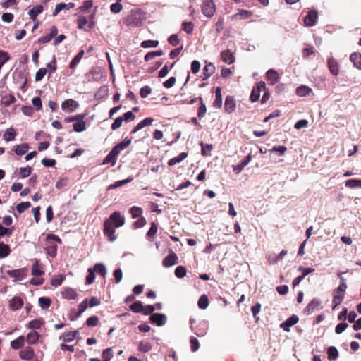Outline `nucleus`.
<instances>
[{
	"mask_svg": "<svg viewBox=\"0 0 361 361\" xmlns=\"http://www.w3.org/2000/svg\"><path fill=\"white\" fill-rule=\"evenodd\" d=\"M125 224V218L121 216L119 212H113L109 219L104 223V233L111 242L116 239L115 228H119Z\"/></svg>",
	"mask_w": 361,
	"mask_h": 361,
	"instance_id": "1",
	"label": "nucleus"
},
{
	"mask_svg": "<svg viewBox=\"0 0 361 361\" xmlns=\"http://www.w3.org/2000/svg\"><path fill=\"white\" fill-rule=\"evenodd\" d=\"M202 13L207 17H212L216 11L215 4L212 0H204L202 6Z\"/></svg>",
	"mask_w": 361,
	"mask_h": 361,
	"instance_id": "2",
	"label": "nucleus"
},
{
	"mask_svg": "<svg viewBox=\"0 0 361 361\" xmlns=\"http://www.w3.org/2000/svg\"><path fill=\"white\" fill-rule=\"evenodd\" d=\"M141 13L139 11H131L130 15L126 19V23L128 25L137 26L140 23L139 18Z\"/></svg>",
	"mask_w": 361,
	"mask_h": 361,
	"instance_id": "3",
	"label": "nucleus"
},
{
	"mask_svg": "<svg viewBox=\"0 0 361 361\" xmlns=\"http://www.w3.org/2000/svg\"><path fill=\"white\" fill-rule=\"evenodd\" d=\"M318 15L315 10L308 12L304 18V24L306 27H312L316 24Z\"/></svg>",
	"mask_w": 361,
	"mask_h": 361,
	"instance_id": "4",
	"label": "nucleus"
},
{
	"mask_svg": "<svg viewBox=\"0 0 361 361\" xmlns=\"http://www.w3.org/2000/svg\"><path fill=\"white\" fill-rule=\"evenodd\" d=\"M298 317L297 315L293 314L289 318H288L284 322L281 323L280 326L285 331L288 332L290 331V327L298 323Z\"/></svg>",
	"mask_w": 361,
	"mask_h": 361,
	"instance_id": "5",
	"label": "nucleus"
},
{
	"mask_svg": "<svg viewBox=\"0 0 361 361\" xmlns=\"http://www.w3.org/2000/svg\"><path fill=\"white\" fill-rule=\"evenodd\" d=\"M150 320L157 326H164L166 322V316L164 314L154 313L150 316Z\"/></svg>",
	"mask_w": 361,
	"mask_h": 361,
	"instance_id": "6",
	"label": "nucleus"
},
{
	"mask_svg": "<svg viewBox=\"0 0 361 361\" xmlns=\"http://www.w3.org/2000/svg\"><path fill=\"white\" fill-rule=\"evenodd\" d=\"M79 106V104L72 99H66L61 104V109L63 111H74Z\"/></svg>",
	"mask_w": 361,
	"mask_h": 361,
	"instance_id": "7",
	"label": "nucleus"
},
{
	"mask_svg": "<svg viewBox=\"0 0 361 361\" xmlns=\"http://www.w3.org/2000/svg\"><path fill=\"white\" fill-rule=\"evenodd\" d=\"M178 257L176 254L172 252L164 259L162 264L165 267H169L178 264Z\"/></svg>",
	"mask_w": 361,
	"mask_h": 361,
	"instance_id": "8",
	"label": "nucleus"
},
{
	"mask_svg": "<svg viewBox=\"0 0 361 361\" xmlns=\"http://www.w3.org/2000/svg\"><path fill=\"white\" fill-rule=\"evenodd\" d=\"M20 357L25 360H32L34 358V350L31 347H26L19 353Z\"/></svg>",
	"mask_w": 361,
	"mask_h": 361,
	"instance_id": "9",
	"label": "nucleus"
},
{
	"mask_svg": "<svg viewBox=\"0 0 361 361\" xmlns=\"http://www.w3.org/2000/svg\"><path fill=\"white\" fill-rule=\"evenodd\" d=\"M225 111L231 114L235 109V100L232 96H227L226 97L225 104H224Z\"/></svg>",
	"mask_w": 361,
	"mask_h": 361,
	"instance_id": "10",
	"label": "nucleus"
},
{
	"mask_svg": "<svg viewBox=\"0 0 361 361\" xmlns=\"http://www.w3.org/2000/svg\"><path fill=\"white\" fill-rule=\"evenodd\" d=\"M7 274L11 277L13 278L15 281H21L25 277V271L22 269L8 270Z\"/></svg>",
	"mask_w": 361,
	"mask_h": 361,
	"instance_id": "11",
	"label": "nucleus"
},
{
	"mask_svg": "<svg viewBox=\"0 0 361 361\" xmlns=\"http://www.w3.org/2000/svg\"><path fill=\"white\" fill-rule=\"evenodd\" d=\"M345 297V293L343 291H339L337 289H335L334 291V297H333V303L334 307L333 309H335L339 304L341 303L343 298Z\"/></svg>",
	"mask_w": 361,
	"mask_h": 361,
	"instance_id": "12",
	"label": "nucleus"
},
{
	"mask_svg": "<svg viewBox=\"0 0 361 361\" xmlns=\"http://www.w3.org/2000/svg\"><path fill=\"white\" fill-rule=\"evenodd\" d=\"M23 305V299L19 296H15L13 297L9 303L10 308L12 310H17L20 309Z\"/></svg>",
	"mask_w": 361,
	"mask_h": 361,
	"instance_id": "13",
	"label": "nucleus"
},
{
	"mask_svg": "<svg viewBox=\"0 0 361 361\" xmlns=\"http://www.w3.org/2000/svg\"><path fill=\"white\" fill-rule=\"evenodd\" d=\"M321 300L317 298H314L307 306L306 311L308 313H312L315 310H318L321 308Z\"/></svg>",
	"mask_w": 361,
	"mask_h": 361,
	"instance_id": "14",
	"label": "nucleus"
},
{
	"mask_svg": "<svg viewBox=\"0 0 361 361\" xmlns=\"http://www.w3.org/2000/svg\"><path fill=\"white\" fill-rule=\"evenodd\" d=\"M118 154L112 148L111 152L107 154V156L103 160L102 164H106L111 163L112 166L116 164L117 160V157Z\"/></svg>",
	"mask_w": 361,
	"mask_h": 361,
	"instance_id": "15",
	"label": "nucleus"
},
{
	"mask_svg": "<svg viewBox=\"0 0 361 361\" xmlns=\"http://www.w3.org/2000/svg\"><path fill=\"white\" fill-rule=\"evenodd\" d=\"M251 159V154H248L244 160L241 161V162L239 164L233 166V171L236 174L240 173L243 171V169L249 164Z\"/></svg>",
	"mask_w": 361,
	"mask_h": 361,
	"instance_id": "16",
	"label": "nucleus"
},
{
	"mask_svg": "<svg viewBox=\"0 0 361 361\" xmlns=\"http://www.w3.org/2000/svg\"><path fill=\"white\" fill-rule=\"evenodd\" d=\"M154 121L152 118H146L140 121L131 131V134H134L144 127L151 125Z\"/></svg>",
	"mask_w": 361,
	"mask_h": 361,
	"instance_id": "17",
	"label": "nucleus"
},
{
	"mask_svg": "<svg viewBox=\"0 0 361 361\" xmlns=\"http://www.w3.org/2000/svg\"><path fill=\"white\" fill-rule=\"evenodd\" d=\"M63 297L68 300H74L77 298V292L71 288H64L61 292Z\"/></svg>",
	"mask_w": 361,
	"mask_h": 361,
	"instance_id": "18",
	"label": "nucleus"
},
{
	"mask_svg": "<svg viewBox=\"0 0 361 361\" xmlns=\"http://www.w3.org/2000/svg\"><path fill=\"white\" fill-rule=\"evenodd\" d=\"M75 6V4L73 2H70L68 4L60 3L56 6L54 11L53 13V16H56L63 9L69 10Z\"/></svg>",
	"mask_w": 361,
	"mask_h": 361,
	"instance_id": "19",
	"label": "nucleus"
},
{
	"mask_svg": "<svg viewBox=\"0 0 361 361\" xmlns=\"http://www.w3.org/2000/svg\"><path fill=\"white\" fill-rule=\"evenodd\" d=\"M328 66L329 71L334 75H337L339 73L338 64L332 57L328 59Z\"/></svg>",
	"mask_w": 361,
	"mask_h": 361,
	"instance_id": "20",
	"label": "nucleus"
},
{
	"mask_svg": "<svg viewBox=\"0 0 361 361\" xmlns=\"http://www.w3.org/2000/svg\"><path fill=\"white\" fill-rule=\"evenodd\" d=\"M131 143V139L126 137L122 142L115 145L113 149L119 154V153L127 148Z\"/></svg>",
	"mask_w": 361,
	"mask_h": 361,
	"instance_id": "21",
	"label": "nucleus"
},
{
	"mask_svg": "<svg viewBox=\"0 0 361 361\" xmlns=\"http://www.w3.org/2000/svg\"><path fill=\"white\" fill-rule=\"evenodd\" d=\"M215 66L209 63L205 65L203 68V80H206L209 78L214 72Z\"/></svg>",
	"mask_w": 361,
	"mask_h": 361,
	"instance_id": "22",
	"label": "nucleus"
},
{
	"mask_svg": "<svg viewBox=\"0 0 361 361\" xmlns=\"http://www.w3.org/2000/svg\"><path fill=\"white\" fill-rule=\"evenodd\" d=\"M267 79L270 81L271 85L276 84L279 81L277 72L274 69H269L266 73Z\"/></svg>",
	"mask_w": 361,
	"mask_h": 361,
	"instance_id": "23",
	"label": "nucleus"
},
{
	"mask_svg": "<svg viewBox=\"0 0 361 361\" xmlns=\"http://www.w3.org/2000/svg\"><path fill=\"white\" fill-rule=\"evenodd\" d=\"M43 6L42 5H37L35 7H33L30 11L28 12V14L30 16V18L32 20H35L37 18V16L40 14L43 11Z\"/></svg>",
	"mask_w": 361,
	"mask_h": 361,
	"instance_id": "24",
	"label": "nucleus"
},
{
	"mask_svg": "<svg viewBox=\"0 0 361 361\" xmlns=\"http://www.w3.org/2000/svg\"><path fill=\"white\" fill-rule=\"evenodd\" d=\"M222 105V96H221V89L218 87L216 89L215 92V100L213 103V106L216 108H220Z\"/></svg>",
	"mask_w": 361,
	"mask_h": 361,
	"instance_id": "25",
	"label": "nucleus"
},
{
	"mask_svg": "<svg viewBox=\"0 0 361 361\" xmlns=\"http://www.w3.org/2000/svg\"><path fill=\"white\" fill-rule=\"evenodd\" d=\"M350 60L353 63L354 66L361 69V54L359 53H353L350 56Z\"/></svg>",
	"mask_w": 361,
	"mask_h": 361,
	"instance_id": "26",
	"label": "nucleus"
},
{
	"mask_svg": "<svg viewBox=\"0 0 361 361\" xmlns=\"http://www.w3.org/2000/svg\"><path fill=\"white\" fill-rule=\"evenodd\" d=\"M221 59L224 62L231 64L234 61V56L232 52L229 50H226L221 52Z\"/></svg>",
	"mask_w": 361,
	"mask_h": 361,
	"instance_id": "27",
	"label": "nucleus"
},
{
	"mask_svg": "<svg viewBox=\"0 0 361 361\" xmlns=\"http://www.w3.org/2000/svg\"><path fill=\"white\" fill-rule=\"evenodd\" d=\"M207 332V325L205 322L200 323L197 329L194 331V333L199 337H202L206 335Z\"/></svg>",
	"mask_w": 361,
	"mask_h": 361,
	"instance_id": "28",
	"label": "nucleus"
},
{
	"mask_svg": "<svg viewBox=\"0 0 361 361\" xmlns=\"http://www.w3.org/2000/svg\"><path fill=\"white\" fill-rule=\"evenodd\" d=\"M16 135V130L12 128H9L6 129L4 132L3 137L4 140H6V142H9L15 139Z\"/></svg>",
	"mask_w": 361,
	"mask_h": 361,
	"instance_id": "29",
	"label": "nucleus"
},
{
	"mask_svg": "<svg viewBox=\"0 0 361 361\" xmlns=\"http://www.w3.org/2000/svg\"><path fill=\"white\" fill-rule=\"evenodd\" d=\"M25 337L21 336L11 342V346L13 349L18 350L24 345Z\"/></svg>",
	"mask_w": 361,
	"mask_h": 361,
	"instance_id": "30",
	"label": "nucleus"
},
{
	"mask_svg": "<svg viewBox=\"0 0 361 361\" xmlns=\"http://www.w3.org/2000/svg\"><path fill=\"white\" fill-rule=\"evenodd\" d=\"M187 157H188V154L186 152H181L177 157L171 159L169 161L168 164L169 166L176 165V164L180 163L182 161H183Z\"/></svg>",
	"mask_w": 361,
	"mask_h": 361,
	"instance_id": "31",
	"label": "nucleus"
},
{
	"mask_svg": "<svg viewBox=\"0 0 361 361\" xmlns=\"http://www.w3.org/2000/svg\"><path fill=\"white\" fill-rule=\"evenodd\" d=\"M92 270L94 272L102 275L103 277H105L106 275V273H107L106 268L105 265L102 263L96 264L94 266V268L92 269Z\"/></svg>",
	"mask_w": 361,
	"mask_h": 361,
	"instance_id": "32",
	"label": "nucleus"
},
{
	"mask_svg": "<svg viewBox=\"0 0 361 361\" xmlns=\"http://www.w3.org/2000/svg\"><path fill=\"white\" fill-rule=\"evenodd\" d=\"M39 338V335L36 331L30 332L26 336V341L29 344H35L36 343Z\"/></svg>",
	"mask_w": 361,
	"mask_h": 361,
	"instance_id": "33",
	"label": "nucleus"
},
{
	"mask_svg": "<svg viewBox=\"0 0 361 361\" xmlns=\"http://www.w3.org/2000/svg\"><path fill=\"white\" fill-rule=\"evenodd\" d=\"M85 54L84 50H80L77 55L72 59V61L70 63L69 67L72 69L75 68V66L79 63L81 59L82 58L83 55Z\"/></svg>",
	"mask_w": 361,
	"mask_h": 361,
	"instance_id": "34",
	"label": "nucleus"
},
{
	"mask_svg": "<svg viewBox=\"0 0 361 361\" xmlns=\"http://www.w3.org/2000/svg\"><path fill=\"white\" fill-rule=\"evenodd\" d=\"M327 355H328V359L330 361H334L338 357V351L335 347L331 346V347L328 348Z\"/></svg>",
	"mask_w": 361,
	"mask_h": 361,
	"instance_id": "35",
	"label": "nucleus"
},
{
	"mask_svg": "<svg viewBox=\"0 0 361 361\" xmlns=\"http://www.w3.org/2000/svg\"><path fill=\"white\" fill-rule=\"evenodd\" d=\"M311 92V89L305 85H300L296 89V94L299 97H305Z\"/></svg>",
	"mask_w": 361,
	"mask_h": 361,
	"instance_id": "36",
	"label": "nucleus"
},
{
	"mask_svg": "<svg viewBox=\"0 0 361 361\" xmlns=\"http://www.w3.org/2000/svg\"><path fill=\"white\" fill-rule=\"evenodd\" d=\"M29 145L27 143H24L22 145H16L15 149V153L17 155H23L25 154L27 150L29 149Z\"/></svg>",
	"mask_w": 361,
	"mask_h": 361,
	"instance_id": "37",
	"label": "nucleus"
},
{
	"mask_svg": "<svg viewBox=\"0 0 361 361\" xmlns=\"http://www.w3.org/2000/svg\"><path fill=\"white\" fill-rule=\"evenodd\" d=\"M11 249L9 245L0 243V258H4L9 255Z\"/></svg>",
	"mask_w": 361,
	"mask_h": 361,
	"instance_id": "38",
	"label": "nucleus"
},
{
	"mask_svg": "<svg viewBox=\"0 0 361 361\" xmlns=\"http://www.w3.org/2000/svg\"><path fill=\"white\" fill-rule=\"evenodd\" d=\"M44 271L41 269L39 260H35L32 267V274L34 276H41Z\"/></svg>",
	"mask_w": 361,
	"mask_h": 361,
	"instance_id": "39",
	"label": "nucleus"
},
{
	"mask_svg": "<svg viewBox=\"0 0 361 361\" xmlns=\"http://www.w3.org/2000/svg\"><path fill=\"white\" fill-rule=\"evenodd\" d=\"M51 301L49 298L40 297L39 298V305L42 309H48L51 305Z\"/></svg>",
	"mask_w": 361,
	"mask_h": 361,
	"instance_id": "40",
	"label": "nucleus"
},
{
	"mask_svg": "<svg viewBox=\"0 0 361 361\" xmlns=\"http://www.w3.org/2000/svg\"><path fill=\"white\" fill-rule=\"evenodd\" d=\"M345 186L348 188H361V179H349L345 182Z\"/></svg>",
	"mask_w": 361,
	"mask_h": 361,
	"instance_id": "41",
	"label": "nucleus"
},
{
	"mask_svg": "<svg viewBox=\"0 0 361 361\" xmlns=\"http://www.w3.org/2000/svg\"><path fill=\"white\" fill-rule=\"evenodd\" d=\"M199 100L200 102V106L198 109L197 116L200 118H203L207 112L206 105L203 102V99L202 97H199Z\"/></svg>",
	"mask_w": 361,
	"mask_h": 361,
	"instance_id": "42",
	"label": "nucleus"
},
{
	"mask_svg": "<svg viewBox=\"0 0 361 361\" xmlns=\"http://www.w3.org/2000/svg\"><path fill=\"white\" fill-rule=\"evenodd\" d=\"M163 54H164V53L161 50L148 52L145 56V61H149L152 60L153 58H154L155 56H159Z\"/></svg>",
	"mask_w": 361,
	"mask_h": 361,
	"instance_id": "43",
	"label": "nucleus"
},
{
	"mask_svg": "<svg viewBox=\"0 0 361 361\" xmlns=\"http://www.w3.org/2000/svg\"><path fill=\"white\" fill-rule=\"evenodd\" d=\"M209 300L206 295H202L198 300V307L200 309L204 310L208 307Z\"/></svg>",
	"mask_w": 361,
	"mask_h": 361,
	"instance_id": "44",
	"label": "nucleus"
},
{
	"mask_svg": "<svg viewBox=\"0 0 361 361\" xmlns=\"http://www.w3.org/2000/svg\"><path fill=\"white\" fill-rule=\"evenodd\" d=\"M31 206V204L30 202H23L17 204L16 206V210L19 214H22L27 209L30 208Z\"/></svg>",
	"mask_w": 361,
	"mask_h": 361,
	"instance_id": "45",
	"label": "nucleus"
},
{
	"mask_svg": "<svg viewBox=\"0 0 361 361\" xmlns=\"http://www.w3.org/2000/svg\"><path fill=\"white\" fill-rule=\"evenodd\" d=\"M144 306L140 301H136L130 306V310L134 312H141Z\"/></svg>",
	"mask_w": 361,
	"mask_h": 361,
	"instance_id": "46",
	"label": "nucleus"
},
{
	"mask_svg": "<svg viewBox=\"0 0 361 361\" xmlns=\"http://www.w3.org/2000/svg\"><path fill=\"white\" fill-rule=\"evenodd\" d=\"M32 168L30 166L21 167L19 169V176L22 178H25L31 174Z\"/></svg>",
	"mask_w": 361,
	"mask_h": 361,
	"instance_id": "47",
	"label": "nucleus"
},
{
	"mask_svg": "<svg viewBox=\"0 0 361 361\" xmlns=\"http://www.w3.org/2000/svg\"><path fill=\"white\" fill-rule=\"evenodd\" d=\"M79 334L78 331H70L68 333H66L64 334V338H63V341L64 342H71L73 341L76 336Z\"/></svg>",
	"mask_w": 361,
	"mask_h": 361,
	"instance_id": "48",
	"label": "nucleus"
},
{
	"mask_svg": "<svg viewBox=\"0 0 361 361\" xmlns=\"http://www.w3.org/2000/svg\"><path fill=\"white\" fill-rule=\"evenodd\" d=\"M130 213L133 219L140 217L142 213V209L138 207H133L130 209Z\"/></svg>",
	"mask_w": 361,
	"mask_h": 361,
	"instance_id": "49",
	"label": "nucleus"
},
{
	"mask_svg": "<svg viewBox=\"0 0 361 361\" xmlns=\"http://www.w3.org/2000/svg\"><path fill=\"white\" fill-rule=\"evenodd\" d=\"M159 45L157 40H145L141 43V47L143 48L157 47Z\"/></svg>",
	"mask_w": 361,
	"mask_h": 361,
	"instance_id": "50",
	"label": "nucleus"
},
{
	"mask_svg": "<svg viewBox=\"0 0 361 361\" xmlns=\"http://www.w3.org/2000/svg\"><path fill=\"white\" fill-rule=\"evenodd\" d=\"M73 130L80 133L85 130V123L83 121H78L73 124Z\"/></svg>",
	"mask_w": 361,
	"mask_h": 361,
	"instance_id": "51",
	"label": "nucleus"
},
{
	"mask_svg": "<svg viewBox=\"0 0 361 361\" xmlns=\"http://www.w3.org/2000/svg\"><path fill=\"white\" fill-rule=\"evenodd\" d=\"M152 348V345L149 342L141 341L139 343L138 349L141 352L147 353L149 352Z\"/></svg>",
	"mask_w": 361,
	"mask_h": 361,
	"instance_id": "52",
	"label": "nucleus"
},
{
	"mask_svg": "<svg viewBox=\"0 0 361 361\" xmlns=\"http://www.w3.org/2000/svg\"><path fill=\"white\" fill-rule=\"evenodd\" d=\"M202 147V154L203 156H208L210 154L211 150L212 149V145L210 144H203V142L200 143Z\"/></svg>",
	"mask_w": 361,
	"mask_h": 361,
	"instance_id": "53",
	"label": "nucleus"
},
{
	"mask_svg": "<svg viewBox=\"0 0 361 361\" xmlns=\"http://www.w3.org/2000/svg\"><path fill=\"white\" fill-rule=\"evenodd\" d=\"M194 25L192 22H183L182 23V29L188 34H191L193 31Z\"/></svg>",
	"mask_w": 361,
	"mask_h": 361,
	"instance_id": "54",
	"label": "nucleus"
},
{
	"mask_svg": "<svg viewBox=\"0 0 361 361\" xmlns=\"http://www.w3.org/2000/svg\"><path fill=\"white\" fill-rule=\"evenodd\" d=\"M42 321L39 319H34L30 322L27 324V327L31 329H38L42 326Z\"/></svg>",
	"mask_w": 361,
	"mask_h": 361,
	"instance_id": "55",
	"label": "nucleus"
},
{
	"mask_svg": "<svg viewBox=\"0 0 361 361\" xmlns=\"http://www.w3.org/2000/svg\"><path fill=\"white\" fill-rule=\"evenodd\" d=\"M175 275L178 278H183L186 275V269L183 266H178L175 270Z\"/></svg>",
	"mask_w": 361,
	"mask_h": 361,
	"instance_id": "56",
	"label": "nucleus"
},
{
	"mask_svg": "<svg viewBox=\"0 0 361 361\" xmlns=\"http://www.w3.org/2000/svg\"><path fill=\"white\" fill-rule=\"evenodd\" d=\"M152 92V88L149 86H145L140 89V94L142 98H146Z\"/></svg>",
	"mask_w": 361,
	"mask_h": 361,
	"instance_id": "57",
	"label": "nucleus"
},
{
	"mask_svg": "<svg viewBox=\"0 0 361 361\" xmlns=\"http://www.w3.org/2000/svg\"><path fill=\"white\" fill-rule=\"evenodd\" d=\"M102 357L104 358V361H110L111 359L113 357V353L111 348L105 349L102 352Z\"/></svg>",
	"mask_w": 361,
	"mask_h": 361,
	"instance_id": "58",
	"label": "nucleus"
},
{
	"mask_svg": "<svg viewBox=\"0 0 361 361\" xmlns=\"http://www.w3.org/2000/svg\"><path fill=\"white\" fill-rule=\"evenodd\" d=\"M119 2L120 1H116L111 5L110 9L112 13H118L121 12L123 8V6Z\"/></svg>",
	"mask_w": 361,
	"mask_h": 361,
	"instance_id": "59",
	"label": "nucleus"
},
{
	"mask_svg": "<svg viewBox=\"0 0 361 361\" xmlns=\"http://www.w3.org/2000/svg\"><path fill=\"white\" fill-rule=\"evenodd\" d=\"M99 322V318L97 316H92L86 321V324L88 326H96Z\"/></svg>",
	"mask_w": 361,
	"mask_h": 361,
	"instance_id": "60",
	"label": "nucleus"
},
{
	"mask_svg": "<svg viewBox=\"0 0 361 361\" xmlns=\"http://www.w3.org/2000/svg\"><path fill=\"white\" fill-rule=\"evenodd\" d=\"M95 279L94 271L92 270V268L88 269V274L86 277V283L87 284H91L93 283Z\"/></svg>",
	"mask_w": 361,
	"mask_h": 361,
	"instance_id": "61",
	"label": "nucleus"
},
{
	"mask_svg": "<svg viewBox=\"0 0 361 361\" xmlns=\"http://www.w3.org/2000/svg\"><path fill=\"white\" fill-rule=\"evenodd\" d=\"M348 326V325L347 323H345V322L339 323L336 325V326L335 328V332L337 334H340L343 333L346 329Z\"/></svg>",
	"mask_w": 361,
	"mask_h": 361,
	"instance_id": "62",
	"label": "nucleus"
},
{
	"mask_svg": "<svg viewBox=\"0 0 361 361\" xmlns=\"http://www.w3.org/2000/svg\"><path fill=\"white\" fill-rule=\"evenodd\" d=\"M252 16V12L247 10H240L235 16H240L243 19L249 18Z\"/></svg>",
	"mask_w": 361,
	"mask_h": 361,
	"instance_id": "63",
	"label": "nucleus"
},
{
	"mask_svg": "<svg viewBox=\"0 0 361 361\" xmlns=\"http://www.w3.org/2000/svg\"><path fill=\"white\" fill-rule=\"evenodd\" d=\"M47 70L44 68H39L35 75V80L40 81L46 75Z\"/></svg>",
	"mask_w": 361,
	"mask_h": 361,
	"instance_id": "64",
	"label": "nucleus"
}]
</instances>
